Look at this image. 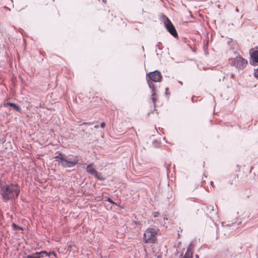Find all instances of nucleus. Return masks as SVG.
Returning a JSON list of instances; mask_svg holds the SVG:
<instances>
[{
	"label": "nucleus",
	"instance_id": "nucleus-1",
	"mask_svg": "<svg viewBox=\"0 0 258 258\" xmlns=\"http://www.w3.org/2000/svg\"><path fill=\"white\" fill-rule=\"evenodd\" d=\"M20 192V187L17 183L4 184L0 189V195L4 202L15 201Z\"/></svg>",
	"mask_w": 258,
	"mask_h": 258
},
{
	"label": "nucleus",
	"instance_id": "nucleus-2",
	"mask_svg": "<svg viewBox=\"0 0 258 258\" xmlns=\"http://www.w3.org/2000/svg\"><path fill=\"white\" fill-rule=\"evenodd\" d=\"M162 76L161 73L157 70L150 72L146 75V80L149 87L152 91V100L154 104H155L156 100L155 97L156 93L155 86L152 82H160L162 80Z\"/></svg>",
	"mask_w": 258,
	"mask_h": 258
},
{
	"label": "nucleus",
	"instance_id": "nucleus-3",
	"mask_svg": "<svg viewBox=\"0 0 258 258\" xmlns=\"http://www.w3.org/2000/svg\"><path fill=\"white\" fill-rule=\"evenodd\" d=\"M56 161L61 164L64 168H72L76 166L78 162L77 157L67 158L62 153H59L54 157Z\"/></svg>",
	"mask_w": 258,
	"mask_h": 258
},
{
	"label": "nucleus",
	"instance_id": "nucleus-4",
	"mask_svg": "<svg viewBox=\"0 0 258 258\" xmlns=\"http://www.w3.org/2000/svg\"><path fill=\"white\" fill-rule=\"evenodd\" d=\"M160 20L163 22L167 31L174 37L178 36L175 28L170 20L165 15L163 14L160 17Z\"/></svg>",
	"mask_w": 258,
	"mask_h": 258
},
{
	"label": "nucleus",
	"instance_id": "nucleus-5",
	"mask_svg": "<svg viewBox=\"0 0 258 258\" xmlns=\"http://www.w3.org/2000/svg\"><path fill=\"white\" fill-rule=\"evenodd\" d=\"M156 230L154 228H148L144 234L143 241L145 243H154L156 240Z\"/></svg>",
	"mask_w": 258,
	"mask_h": 258
},
{
	"label": "nucleus",
	"instance_id": "nucleus-6",
	"mask_svg": "<svg viewBox=\"0 0 258 258\" xmlns=\"http://www.w3.org/2000/svg\"><path fill=\"white\" fill-rule=\"evenodd\" d=\"M230 64L235 67L237 69L243 70L247 64V61L240 56H236L234 58L229 59Z\"/></svg>",
	"mask_w": 258,
	"mask_h": 258
},
{
	"label": "nucleus",
	"instance_id": "nucleus-7",
	"mask_svg": "<svg viewBox=\"0 0 258 258\" xmlns=\"http://www.w3.org/2000/svg\"><path fill=\"white\" fill-rule=\"evenodd\" d=\"M86 171L94 176L96 178L100 180H103V178L101 176L100 173L97 172L93 167L92 164H89L86 167Z\"/></svg>",
	"mask_w": 258,
	"mask_h": 258
},
{
	"label": "nucleus",
	"instance_id": "nucleus-8",
	"mask_svg": "<svg viewBox=\"0 0 258 258\" xmlns=\"http://www.w3.org/2000/svg\"><path fill=\"white\" fill-rule=\"evenodd\" d=\"M250 63L251 65H255L258 62V47L255 49L251 50L250 51Z\"/></svg>",
	"mask_w": 258,
	"mask_h": 258
},
{
	"label": "nucleus",
	"instance_id": "nucleus-9",
	"mask_svg": "<svg viewBox=\"0 0 258 258\" xmlns=\"http://www.w3.org/2000/svg\"><path fill=\"white\" fill-rule=\"evenodd\" d=\"M207 211L212 215V216H217L218 208L216 205H209L207 206Z\"/></svg>",
	"mask_w": 258,
	"mask_h": 258
},
{
	"label": "nucleus",
	"instance_id": "nucleus-10",
	"mask_svg": "<svg viewBox=\"0 0 258 258\" xmlns=\"http://www.w3.org/2000/svg\"><path fill=\"white\" fill-rule=\"evenodd\" d=\"M6 106H10L12 107L13 109H14L15 110L19 112H21V108L16 105L15 103H11V102H7L6 104L5 105Z\"/></svg>",
	"mask_w": 258,
	"mask_h": 258
},
{
	"label": "nucleus",
	"instance_id": "nucleus-11",
	"mask_svg": "<svg viewBox=\"0 0 258 258\" xmlns=\"http://www.w3.org/2000/svg\"><path fill=\"white\" fill-rule=\"evenodd\" d=\"M26 258H41L40 253L39 252H36L30 255H28Z\"/></svg>",
	"mask_w": 258,
	"mask_h": 258
},
{
	"label": "nucleus",
	"instance_id": "nucleus-12",
	"mask_svg": "<svg viewBox=\"0 0 258 258\" xmlns=\"http://www.w3.org/2000/svg\"><path fill=\"white\" fill-rule=\"evenodd\" d=\"M192 247H193L192 244V243L189 244L188 246L187 250H186L185 254L188 255H189L190 254V255L191 256L192 252L191 251V249L192 248Z\"/></svg>",
	"mask_w": 258,
	"mask_h": 258
},
{
	"label": "nucleus",
	"instance_id": "nucleus-13",
	"mask_svg": "<svg viewBox=\"0 0 258 258\" xmlns=\"http://www.w3.org/2000/svg\"><path fill=\"white\" fill-rule=\"evenodd\" d=\"M12 227L16 230H22V228L19 225H17L16 224L13 223L12 224Z\"/></svg>",
	"mask_w": 258,
	"mask_h": 258
},
{
	"label": "nucleus",
	"instance_id": "nucleus-14",
	"mask_svg": "<svg viewBox=\"0 0 258 258\" xmlns=\"http://www.w3.org/2000/svg\"><path fill=\"white\" fill-rule=\"evenodd\" d=\"M39 252L40 253L41 257L43 256V254H45L47 256L49 257V254H48V253L46 251H41Z\"/></svg>",
	"mask_w": 258,
	"mask_h": 258
},
{
	"label": "nucleus",
	"instance_id": "nucleus-15",
	"mask_svg": "<svg viewBox=\"0 0 258 258\" xmlns=\"http://www.w3.org/2000/svg\"><path fill=\"white\" fill-rule=\"evenodd\" d=\"M104 198L105 199V201L109 202L110 203L112 204H115V203L110 198L106 197H105Z\"/></svg>",
	"mask_w": 258,
	"mask_h": 258
},
{
	"label": "nucleus",
	"instance_id": "nucleus-16",
	"mask_svg": "<svg viewBox=\"0 0 258 258\" xmlns=\"http://www.w3.org/2000/svg\"><path fill=\"white\" fill-rule=\"evenodd\" d=\"M254 76L257 79H258V68L255 70L254 72Z\"/></svg>",
	"mask_w": 258,
	"mask_h": 258
},
{
	"label": "nucleus",
	"instance_id": "nucleus-17",
	"mask_svg": "<svg viewBox=\"0 0 258 258\" xmlns=\"http://www.w3.org/2000/svg\"><path fill=\"white\" fill-rule=\"evenodd\" d=\"M153 216L154 217H158L159 215V213L157 212H154L153 213Z\"/></svg>",
	"mask_w": 258,
	"mask_h": 258
},
{
	"label": "nucleus",
	"instance_id": "nucleus-18",
	"mask_svg": "<svg viewBox=\"0 0 258 258\" xmlns=\"http://www.w3.org/2000/svg\"><path fill=\"white\" fill-rule=\"evenodd\" d=\"M156 47L158 48L159 49H162V44L160 42H159L158 44L156 45Z\"/></svg>",
	"mask_w": 258,
	"mask_h": 258
},
{
	"label": "nucleus",
	"instance_id": "nucleus-19",
	"mask_svg": "<svg viewBox=\"0 0 258 258\" xmlns=\"http://www.w3.org/2000/svg\"><path fill=\"white\" fill-rule=\"evenodd\" d=\"M48 254H49V256L50 255H53L54 256H56V253L54 251H51V252L48 253Z\"/></svg>",
	"mask_w": 258,
	"mask_h": 258
},
{
	"label": "nucleus",
	"instance_id": "nucleus-20",
	"mask_svg": "<svg viewBox=\"0 0 258 258\" xmlns=\"http://www.w3.org/2000/svg\"><path fill=\"white\" fill-rule=\"evenodd\" d=\"M105 122H102V123H101V124H100V127H101V128H103L105 127Z\"/></svg>",
	"mask_w": 258,
	"mask_h": 258
},
{
	"label": "nucleus",
	"instance_id": "nucleus-21",
	"mask_svg": "<svg viewBox=\"0 0 258 258\" xmlns=\"http://www.w3.org/2000/svg\"><path fill=\"white\" fill-rule=\"evenodd\" d=\"M189 255H185V254L183 258H189Z\"/></svg>",
	"mask_w": 258,
	"mask_h": 258
},
{
	"label": "nucleus",
	"instance_id": "nucleus-22",
	"mask_svg": "<svg viewBox=\"0 0 258 258\" xmlns=\"http://www.w3.org/2000/svg\"><path fill=\"white\" fill-rule=\"evenodd\" d=\"M99 127V125L97 124V125H95L94 127L95 128H98Z\"/></svg>",
	"mask_w": 258,
	"mask_h": 258
},
{
	"label": "nucleus",
	"instance_id": "nucleus-23",
	"mask_svg": "<svg viewBox=\"0 0 258 258\" xmlns=\"http://www.w3.org/2000/svg\"><path fill=\"white\" fill-rule=\"evenodd\" d=\"M3 183H2L1 181H0V189H2V185H3Z\"/></svg>",
	"mask_w": 258,
	"mask_h": 258
},
{
	"label": "nucleus",
	"instance_id": "nucleus-24",
	"mask_svg": "<svg viewBox=\"0 0 258 258\" xmlns=\"http://www.w3.org/2000/svg\"><path fill=\"white\" fill-rule=\"evenodd\" d=\"M90 124V123L85 122L82 123V124Z\"/></svg>",
	"mask_w": 258,
	"mask_h": 258
},
{
	"label": "nucleus",
	"instance_id": "nucleus-25",
	"mask_svg": "<svg viewBox=\"0 0 258 258\" xmlns=\"http://www.w3.org/2000/svg\"><path fill=\"white\" fill-rule=\"evenodd\" d=\"M233 77H234V75H233V74H231V78H233Z\"/></svg>",
	"mask_w": 258,
	"mask_h": 258
},
{
	"label": "nucleus",
	"instance_id": "nucleus-26",
	"mask_svg": "<svg viewBox=\"0 0 258 258\" xmlns=\"http://www.w3.org/2000/svg\"><path fill=\"white\" fill-rule=\"evenodd\" d=\"M168 88H166V93H167V91H168Z\"/></svg>",
	"mask_w": 258,
	"mask_h": 258
},
{
	"label": "nucleus",
	"instance_id": "nucleus-27",
	"mask_svg": "<svg viewBox=\"0 0 258 258\" xmlns=\"http://www.w3.org/2000/svg\"><path fill=\"white\" fill-rule=\"evenodd\" d=\"M102 2H103V3H105V0H102Z\"/></svg>",
	"mask_w": 258,
	"mask_h": 258
},
{
	"label": "nucleus",
	"instance_id": "nucleus-28",
	"mask_svg": "<svg viewBox=\"0 0 258 258\" xmlns=\"http://www.w3.org/2000/svg\"><path fill=\"white\" fill-rule=\"evenodd\" d=\"M192 101L194 102V98H192Z\"/></svg>",
	"mask_w": 258,
	"mask_h": 258
},
{
	"label": "nucleus",
	"instance_id": "nucleus-29",
	"mask_svg": "<svg viewBox=\"0 0 258 258\" xmlns=\"http://www.w3.org/2000/svg\"><path fill=\"white\" fill-rule=\"evenodd\" d=\"M236 11H237V12H238V9H237V8H236Z\"/></svg>",
	"mask_w": 258,
	"mask_h": 258
},
{
	"label": "nucleus",
	"instance_id": "nucleus-30",
	"mask_svg": "<svg viewBox=\"0 0 258 258\" xmlns=\"http://www.w3.org/2000/svg\"><path fill=\"white\" fill-rule=\"evenodd\" d=\"M211 185H212V184H213V182H211Z\"/></svg>",
	"mask_w": 258,
	"mask_h": 258
}]
</instances>
